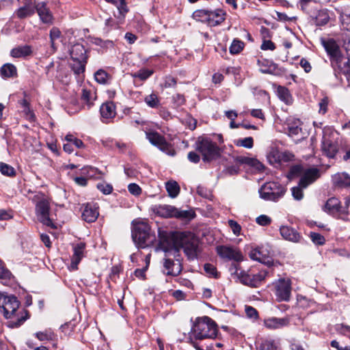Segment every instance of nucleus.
Masks as SVG:
<instances>
[{"instance_id":"obj_11","label":"nucleus","mask_w":350,"mask_h":350,"mask_svg":"<svg viewBox=\"0 0 350 350\" xmlns=\"http://www.w3.org/2000/svg\"><path fill=\"white\" fill-rule=\"evenodd\" d=\"M36 213L39 221L44 225L55 228V226L49 217L50 203L46 199H42L36 205Z\"/></svg>"},{"instance_id":"obj_51","label":"nucleus","mask_w":350,"mask_h":350,"mask_svg":"<svg viewBox=\"0 0 350 350\" xmlns=\"http://www.w3.org/2000/svg\"><path fill=\"white\" fill-rule=\"evenodd\" d=\"M310 237L312 241L316 245H322L325 242L324 237L317 232H310Z\"/></svg>"},{"instance_id":"obj_42","label":"nucleus","mask_w":350,"mask_h":350,"mask_svg":"<svg viewBox=\"0 0 350 350\" xmlns=\"http://www.w3.org/2000/svg\"><path fill=\"white\" fill-rule=\"evenodd\" d=\"M300 239L301 235L296 230L286 227V240L292 242H299Z\"/></svg>"},{"instance_id":"obj_30","label":"nucleus","mask_w":350,"mask_h":350,"mask_svg":"<svg viewBox=\"0 0 350 350\" xmlns=\"http://www.w3.org/2000/svg\"><path fill=\"white\" fill-rule=\"evenodd\" d=\"M0 75L3 78L14 77L17 75V70L12 64H5L0 70Z\"/></svg>"},{"instance_id":"obj_21","label":"nucleus","mask_w":350,"mask_h":350,"mask_svg":"<svg viewBox=\"0 0 350 350\" xmlns=\"http://www.w3.org/2000/svg\"><path fill=\"white\" fill-rule=\"evenodd\" d=\"M36 12L38 13L40 19L42 23L46 24L53 23V14L49 8L46 6V3L45 2L38 3L36 6Z\"/></svg>"},{"instance_id":"obj_34","label":"nucleus","mask_w":350,"mask_h":350,"mask_svg":"<svg viewBox=\"0 0 350 350\" xmlns=\"http://www.w3.org/2000/svg\"><path fill=\"white\" fill-rule=\"evenodd\" d=\"M251 259L259 261L262 263H269V260H267L266 254L263 253L260 247L252 249L249 254Z\"/></svg>"},{"instance_id":"obj_19","label":"nucleus","mask_w":350,"mask_h":350,"mask_svg":"<svg viewBox=\"0 0 350 350\" xmlns=\"http://www.w3.org/2000/svg\"><path fill=\"white\" fill-rule=\"evenodd\" d=\"M85 249V244L83 242H79L72 245L73 254L71 258L70 266L72 269H77V265L84 256V251Z\"/></svg>"},{"instance_id":"obj_56","label":"nucleus","mask_w":350,"mask_h":350,"mask_svg":"<svg viewBox=\"0 0 350 350\" xmlns=\"http://www.w3.org/2000/svg\"><path fill=\"white\" fill-rule=\"evenodd\" d=\"M256 221L260 226H266L271 224V219L266 215H261L256 217Z\"/></svg>"},{"instance_id":"obj_4","label":"nucleus","mask_w":350,"mask_h":350,"mask_svg":"<svg viewBox=\"0 0 350 350\" xmlns=\"http://www.w3.org/2000/svg\"><path fill=\"white\" fill-rule=\"evenodd\" d=\"M340 14V21L344 32L342 34L343 47L348 55L347 61L344 65L349 68L350 71V6H343L337 10Z\"/></svg>"},{"instance_id":"obj_22","label":"nucleus","mask_w":350,"mask_h":350,"mask_svg":"<svg viewBox=\"0 0 350 350\" xmlns=\"http://www.w3.org/2000/svg\"><path fill=\"white\" fill-rule=\"evenodd\" d=\"M321 148L323 152L329 158H334L338 152L336 143L326 137H323Z\"/></svg>"},{"instance_id":"obj_25","label":"nucleus","mask_w":350,"mask_h":350,"mask_svg":"<svg viewBox=\"0 0 350 350\" xmlns=\"http://www.w3.org/2000/svg\"><path fill=\"white\" fill-rule=\"evenodd\" d=\"M334 186L338 187H350V175L346 172L337 173L332 176Z\"/></svg>"},{"instance_id":"obj_5","label":"nucleus","mask_w":350,"mask_h":350,"mask_svg":"<svg viewBox=\"0 0 350 350\" xmlns=\"http://www.w3.org/2000/svg\"><path fill=\"white\" fill-rule=\"evenodd\" d=\"M179 244L183 249L184 253L188 259L193 260L197 258L200 252V240L193 233L189 232H183L179 236Z\"/></svg>"},{"instance_id":"obj_33","label":"nucleus","mask_w":350,"mask_h":350,"mask_svg":"<svg viewBox=\"0 0 350 350\" xmlns=\"http://www.w3.org/2000/svg\"><path fill=\"white\" fill-rule=\"evenodd\" d=\"M6 305H16V306H18L19 303L14 295L0 292V306H5Z\"/></svg>"},{"instance_id":"obj_63","label":"nucleus","mask_w":350,"mask_h":350,"mask_svg":"<svg viewBox=\"0 0 350 350\" xmlns=\"http://www.w3.org/2000/svg\"><path fill=\"white\" fill-rule=\"evenodd\" d=\"M60 35H61V32L60 31L56 28V27H53L51 31H50V40H51V46L52 47H53L54 46V41L59 38L60 37Z\"/></svg>"},{"instance_id":"obj_26","label":"nucleus","mask_w":350,"mask_h":350,"mask_svg":"<svg viewBox=\"0 0 350 350\" xmlns=\"http://www.w3.org/2000/svg\"><path fill=\"white\" fill-rule=\"evenodd\" d=\"M100 112L103 119L109 120L116 116V106L113 102H107L100 108Z\"/></svg>"},{"instance_id":"obj_8","label":"nucleus","mask_w":350,"mask_h":350,"mask_svg":"<svg viewBox=\"0 0 350 350\" xmlns=\"http://www.w3.org/2000/svg\"><path fill=\"white\" fill-rule=\"evenodd\" d=\"M0 312L9 320L8 326L12 328L21 325L29 317L25 308H0Z\"/></svg>"},{"instance_id":"obj_2","label":"nucleus","mask_w":350,"mask_h":350,"mask_svg":"<svg viewBox=\"0 0 350 350\" xmlns=\"http://www.w3.org/2000/svg\"><path fill=\"white\" fill-rule=\"evenodd\" d=\"M230 271L232 275H234L241 283L250 287H258L264 281L268 274L266 269H261L257 273L253 269L247 271L241 270L238 264L232 263Z\"/></svg>"},{"instance_id":"obj_38","label":"nucleus","mask_w":350,"mask_h":350,"mask_svg":"<svg viewBox=\"0 0 350 350\" xmlns=\"http://www.w3.org/2000/svg\"><path fill=\"white\" fill-rule=\"evenodd\" d=\"M237 161L240 163H245L253 167H255L258 170H261L264 168V165L260 162H259L256 159H252L250 157H240L237 158Z\"/></svg>"},{"instance_id":"obj_40","label":"nucleus","mask_w":350,"mask_h":350,"mask_svg":"<svg viewBox=\"0 0 350 350\" xmlns=\"http://www.w3.org/2000/svg\"><path fill=\"white\" fill-rule=\"evenodd\" d=\"M144 101L146 105L151 108H157L160 105L159 98L154 93L146 96L144 98Z\"/></svg>"},{"instance_id":"obj_52","label":"nucleus","mask_w":350,"mask_h":350,"mask_svg":"<svg viewBox=\"0 0 350 350\" xmlns=\"http://www.w3.org/2000/svg\"><path fill=\"white\" fill-rule=\"evenodd\" d=\"M97 189L103 194H110L113 191V187L110 184L106 183H100L96 185Z\"/></svg>"},{"instance_id":"obj_36","label":"nucleus","mask_w":350,"mask_h":350,"mask_svg":"<svg viewBox=\"0 0 350 350\" xmlns=\"http://www.w3.org/2000/svg\"><path fill=\"white\" fill-rule=\"evenodd\" d=\"M35 336L40 341L54 340L56 338V335L51 328L46 329L42 332H36L35 334Z\"/></svg>"},{"instance_id":"obj_3","label":"nucleus","mask_w":350,"mask_h":350,"mask_svg":"<svg viewBox=\"0 0 350 350\" xmlns=\"http://www.w3.org/2000/svg\"><path fill=\"white\" fill-rule=\"evenodd\" d=\"M132 224V239L137 247L145 248L154 243L156 238L147 223L133 221Z\"/></svg>"},{"instance_id":"obj_32","label":"nucleus","mask_w":350,"mask_h":350,"mask_svg":"<svg viewBox=\"0 0 350 350\" xmlns=\"http://www.w3.org/2000/svg\"><path fill=\"white\" fill-rule=\"evenodd\" d=\"M72 62L70 63L72 70L76 75L80 76L83 75L85 70V65L87 60L83 59H72Z\"/></svg>"},{"instance_id":"obj_61","label":"nucleus","mask_w":350,"mask_h":350,"mask_svg":"<svg viewBox=\"0 0 350 350\" xmlns=\"http://www.w3.org/2000/svg\"><path fill=\"white\" fill-rule=\"evenodd\" d=\"M204 269L206 271V273H208L211 276H213L215 278L217 277V272L216 267L209 263H206L204 266Z\"/></svg>"},{"instance_id":"obj_23","label":"nucleus","mask_w":350,"mask_h":350,"mask_svg":"<svg viewBox=\"0 0 350 350\" xmlns=\"http://www.w3.org/2000/svg\"><path fill=\"white\" fill-rule=\"evenodd\" d=\"M226 13L222 10H215L208 12L206 24L211 27L219 25L225 20Z\"/></svg>"},{"instance_id":"obj_49","label":"nucleus","mask_w":350,"mask_h":350,"mask_svg":"<svg viewBox=\"0 0 350 350\" xmlns=\"http://www.w3.org/2000/svg\"><path fill=\"white\" fill-rule=\"evenodd\" d=\"M65 140L67 142H70L71 144L74 145L77 148H83L85 147L83 142L77 137H75L72 134H68L65 137Z\"/></svg>"},{"instance_id":"obj_9","label":"nucleus","mask_w":350,"mask_h":350,"mask_svg":"<svg viewBox=\"0 0 350 350\" xmlns=\"http://www.w3.org/2000/svg\"><path fill=\"white\" fill-rule=\"evenodd\" d=\"M182 232H167L159 229V247L163 250L165 256L167 255L170 250L179 244V236Z\"/></svg>"},{"instance_id":"obj_24","label":"nucleus","mask_w":350,"mask_h":350,"mask_svg":"<svg viewBox=\"0 0 350 350\" xmlns=\"http://www.w3.org/2000/svg\"><path fill=\"white\" fill-rule=\"evenodd\" d=\"M72 59L88 60L87 50L80 43L73 44L70 51Z\"/></svg>"},{"instance_id":"obj_17","label":"nucleus","mask_w":350,"mask_h":350,"mask_svg":"<svg viewBox=\"0 0 350 350\" xmlns=\"http://www.w3.org/2000/svg\"><path fill=\"white\" fill-rule=\"evenodd\" d=\"M163 273L167 275L176 276L179 275L183 270L182 262H176L169 257L163 259Z\"/></svg>"},{"instance_id":"obj_48","label":"nucleus","mask_w":350,"mask_h":350,"mask_svg":"<svg viewBox=\"0 0 350 350\" xmlns=\"http://www.w3.org/2000/svg\"><path fill=\"white\" fill-rule=\"evenodd\" d=\"M244 47V43L239 40L234 39L230 46V53L231 54L239 53Z\"/></svg>"},{"instance_id":"obj_7","label":"nucleus","mask_w":350,"mask_h":350,"mask_svg":"<svg viewBox=\"0 0 350 350\" xmlns=\"http://www.w3.org/2000/svg\"><path fill=\"white\" fill-rule=\"evenodd\" d=\"M320 177V171L316 167L307 169L299 180L297 186L291 189L292 196L296 200H301L304 197L303 189L313 183Z\"/></svg>"},{"instance_id":"obj_1","label":"nucleus","mask_w":350,"mask_h":350,"mask_svg":"<svg viewBox=\"0 0 350 350\" xmlns=\"http://www.w3.org/2000/svg\"><path fill=\"white\" fill-rule=\"evenodd\" d=\"M219 333L215 321L207 316L197 317L193 321L191 329V340L215 339Z\"/></svg>"},{"instance_id":"obj_14","label":"nucleus","mask_w":350,"mask_h":350,"mask_svg":"<svg viewBox=\"0 0 350 350\" xmlns=\"http://www.w3.org/2000/svg\"><path fill=\"white\" fill-rule=\"evenodd\" d=\"M19 7L14 14L19 19L33 16L36 12L37 3L36 0H18Z\"/></svg>"},{"instance_id":"obj_15","label":"nucleus","mask_w":350,"mask_h":350,"mask_svg":"<svg viewBox=\"0 0 350 350\" xmlns=\"http://www.w3.org/2000/svg\"><path fill=\"white\" fill-rule=\"evenodd\" d=\"M217 254L224 259L234 260L237 262L243 260V256L241 251L232 246L219 245L216 247Z\"/></svg>"},{"instance_id":"obj_60","label":"nucleus","mask_w":350,"mask_h":350,"mask_svg":"<svg viewBox=\"0 0 350 350\" xmlns=\"http://www.w3.org/2000/svg\"><path fill=\"white\" fill-rule=\"evenodd\" d=\"M274 342L271 340L262 341L259 347V350H275Z\"/></svg>"},{"instance_id":"obj_59","label":"nucleus","mask_w":350,"mask_h":350,"mask_svg":"<svg viewBox=\"0 0 350 350\" xmlns=\"http://www.w3.org/2000/svg\"><path fill=\"white\" fill-rule=\"evenodd\" d=\"M116 5L119 11V14H120V16L122 18H124L125 14L129 11L125 1L122 0V2L116 3Z\"/></svg>"},{"instance_id":"obj_54","label":"nucleus","mask_w":350,"mask_h":350,"mask_svg":"<svg viewBox=\"0 0 350 350\" xmlns=\"http://www.w3.org/2000/svg\"><path fill=\"white\" fill-rule=\"evenodd\" d=\"M82 174H86L90 177H95L97 174H101L102 173L100 171H99L98 169L95 167L87 166L82 169Z\"/></svg>"},{"instance_id":"obj_39","label":"nucleus","mask_w":350,"mask_h":350,"mask_svg":"<svg viewBox=\"0 0 350 350\" xmlns=\"http://www.w3.org/2000/svg\"><path fill=\"white\" fill-rule=\"evenodd\" d=\"M165 188L171 198H176L180 192V187L176 181H168L165 184Z\"/></svg>"},{"instance_id":"obj_16","label":"nucleus","mask_w":350,"mask_h":350,"mask_svg":"<svg viewBox=\"0 0 350 350\" xmlns=\"http://www.w3.org/2000/svg\"><path fill=\"white\" fill-rule=\"evenodd\" d=\"M282 144H273L270 147V150L267 155L269 163L275 167L282 166V162L284 159V153L282 151Z\"/></svg>"},{"instance_id":"obj_43","label":"nucleus","mask_w":350,"mask_h":350,"mask_svg":"<svg viewBox=\"0 0 350 350\" xmlns=\"http://www.w3.org/2000/svg\"><path fill=\"white\" fill-rule=\"evenodd\" d=\"M209 10H198L193 13V18L202 23H206L208 17Z\"/></svg>"},{"instance_id":"obj_31","label":"nucleus","mask_w":350,"mask_h":350,"mask_svg":"<svg viewBox=\"0 0 350 350\" xmlns=\"http://www.w3.org/2000/svg\"><path fill=\"white\" fill-rule=\"evenodd\" d=\"M306 170H304V167L301 163H296L289 166V171L286 176L291 180L300 176L301 174L304 175Z\"/></svg>"},{"instance_id":"obj_20","label":"nucleus","mask_w":350,"mask_h":350,"mask_svg":"<svg viewBox=\"0 0 350 350\" xmlns=\"http://www.w3.org/2000/svg\"><path fill=\"white\" fill-rule=\"evenodd\" d=\"M154 213L161 217H175L178 213V208L167 204L154 206L152 208Z\"/></svg>"},{"instance_id":"obj_62","label":"nucleus","mask_w":350,"mask_h":350,"mask_svg":"<svg viewBox=\"0 0 350 350\" xmlns=\"http://www.w3.org/2000/svg\"><path fill=\"white\" fill-rule=\"evenodd\" d=\"M128 190L131 194L135 196H139L142 193V189L135 183L129 184L128 185Z\"/></svg>"},{"instance_id":"obj_18","label":"nucleus","mask_w":350,"mask_h":350,"mask_svg":"<svg viewBox=\"0 0 350 350\" xmlns=\"http://www.w3.org/2000/svg\"><path fill=\"white\" fill-rule=\"evenodd\" d=\"M96 204L88 203L84 205L82 211V219L88 223H92L96 220L99 215Z\"/></svg>"},{"instance_id":"obj_44","label":"nucleus","mask_w":350,"mask_h":350,"mask_svg":"<svg viewBox=\"0 0 350 350\" xmlns=\"http://www.w3.org/2000/svg\"><path fill=\"white\" fill-rule=\"evenodd\" d=\"M94 78L98 83L105 84L109 79V75L105 70L100 69L95 72Z\"/></svg>"},{"instance_id":"obj_55","label":"nucleus","mask_w":350,"mask_h":350,"mask_svg":"<svg viewBox=\"0 0 350 350\" xmlns=\"http://www.w3.org/2000/svg\"><path fill=\"white\" fill-rule=\"evenodd\" d=\"M228 226L230 227L233 234L236 236H239L241 234V227L234 220L230 219L228 221Z\"/></svg>"},{"instance_id":"obj_45","label":"nucleus","mask_w":350,"mask_h":350,"mask_svg":"<svg viewBox=\"0 0 350 350\" xmlns=\"http://www.w3.org/2000/svg\"><path fill=\"white\" fill-rule=\"evenodd\" d=\"M234 144L237 146L244 147L250 149L254 146V139L252 137H247L243 139H238L234 141Z\"/></svg>"},{"instance_id":"obj_47","label":"nucleus","mask_w":350,"mask_h":350,"mask_svg":"<svg viewBox=\"0 0 350 350\" xmlns=\"http://www.w3.org/2000/svg\"><path fill=\"white\" fill-rule=\"evenodd\" d=\"M152 73V70L143 68L133 74L132 76L134 78H139L140 80L144 81L149 78Z\"/></svg>"},{"instance_id":"obj_50","label":"nucleus","mask_w":350,"mask_h":350,"mask_svg":"<svg viewBox=\"0 0 350 350\" xmlns=\"http://www.w3.org/2000/svg\"><path fill=\"white\" fill-rule=\"evenodd\" d=\"M92 42L97 46H100L102 48L107 49L113 46V43L111 40H103L99 38H94L92 40Z\"/></svg>"},{"instance_id":"obj_6","label":"nucleus","mask_w":350,"mask_h":350,"mask_svg":"<svg viewBox=\"0 0 350 350\" xmlns=\"http://www.w3.org/2000/svg\"><path fill=\"white\" fill-rule=\"evenodd\" d=\"M196 150L202 156L205 162L215 160L220 156V148L215 142L207 137H199L196 143Z\"/></svg>"},{"instance_id":"obj_27","label":"nucleus","mask_w":350,"mask_h":350,"mask_svg":"<svg viewBox=\"0 0 350 350\" xmlns=\"http://www.w3.org/2000/svg\"><path fill=\"white\" fill-rule=\"evenodd\" d=\"M324 211L329 214L344 212V211L342 210L340 200L334 197L327 200L324 206Z\"/></svg>"},{"instance_id":"obj_10","label":"nucleus","mask_w":350,"mask_h":350,"mask_svg":"<svg viewBox=\"0 0 350 350\" xmlns=\"http://www.w3.org/2000/svg\"><path fill=\"white\" fill-rule=\"evenodd\" d=\"M146 135L151 144L157 146L161 151L169 155H174V150L172 148L171 144L165 140L163 135L156 131L146 132Z\"/></svg>"},{"instance_id":"obj_41","label":"nucleus","mask_w":350,"mask_h":350,"mask_svg":"<svg viewBox=\"0 0 350 350\" xmlns=\"http://www.w3.org/2000/svg\"><path fill=\"white\" fill-rule=\"evenodd\" d=\"M329 21V16L327 10H320L316 16V23L317 25H324Z\"/></svg>"},{"instance_id":"obj_28","label":"nucleus","mask_w":350,"mask_h":350,"mask_svg":"<svg viewBox=\"0 0 350 350\" xmlns=\"http://www.w3.org/2000/svg\"><path fill=\"white\" fill-rule=\"evenodd\" d=\"M32 54L31 46L29 45L18 46L10 51V55L14 58L26 57Z\"/></svg>"},{"instance_id":"obj_53","label":"nucleus","mask_w":350,"mask_h":350,"mask_svg":"<svg viewBox=\"0 0 350 350\" xmlns=\"http://www.w3.org/2000/svg\"><path fill=\"white\" fill-rule=\"evenodd\" d=\"M181 247L180 245H176V247H174L172 249V250H170L167 255L165 256L166 257H170L172 256L175 259L176 262H181V258H180V249Z\"/></svg>"},{"instance_id":"obj_12","label":"nucleus","mask_w":350,"mask_h":350,"mask_svg":"<svg viewBox=\"0 0 350 350\" xmlns=\"http://www.w3.org/2000/svg\"><path fill=\"white\" fill-rule=\"evenodd\" d=\"M321 43L330 57L332 62H335L338 66H341L342 56L338 44L333 39H322Z\"/></svg>"},{"instance_id":"obj_46","label":"nucleus","mask_w":350,"mask_h":350,"mask_svg":"<svg viewBox=\"0 0 350 350\" xmlns=\"http://www.w3.org/2000/svg\"><path fill=\"white\" fill-rule=\"evenodd\" d=\"M0 172L3 175L13 177L16 175L14 168L6 163H0Z\"/></svg>"},{"instance_id":"obj_29","label":"nucleus","mask_w":350,"mask_h":350,"mask_svg":"<svg viewBox=\"0 0 350 350\" xmlns=\"http://www.w3.org/2000/svg\"><path fill=\"white\" fill-rule=\"evenodd\" d=\"M96 98L95 92L85 88L82 90L81 100L83 104L86 105L88 109H90L94 105Z\"/></svg>"},{"instance_id":"obj_35","label":"nucleus","mask_w":350,"mask_h":350,"mask_svg":"<svg viewBox=\"0 0 350 350\" xmlns=\"http://www.w3.org/2000/svg\"><path fill=\"white\" fill-rule=\"evenodd\" d=\"M275 294L279 301L284 300V279L280 278L273 284Z\"/></svg>"},{"instance_id":"obj_58","label":"nucleus","mask_w":350,"mask_h":350,"mask_svg":"<svg viewBox=\"0 0 350 350\" xmlns=\"http://www.w3.org/2000/svg\"><path fill=\"white\" fill-rule=\"evenodd\" d=\"M195 214L193 212L190 211H180L178 209V213L176 214L175 217L176 218H185L191 219L194 217Z\"/></svg>"},{"instance_id":"obj_37","label":"nucleus","mask_w":350,"mask_h":350,"mask_svg":"<svg viewBox=\"0 0 350 350\" xmlns=\"http://www.w3.org/2000/svg\"><path fill=\"white\" fill-rule=\"evenodd\" d=\"M264 323L265 325L269 329H278L284 326V319L272 317L265 320Z\"/></svg>"},{"instance_id":"obj_64","label":"nucleus","mask_w":350,"mask_h":350,"mask_svg":"<svg viewBox=\"0 0 350 350\" xmlns=\"http://www.w3.org/2000/svg\"><path fill=\"white\" fill-rule=\"evenodd\" d=\"M20 104L24 108V112L29 116V118H32L34 117L33 113L29 109V104L26 99H23L20 101Z\"/></svg>"},{"instance_id":"obj_13","label":"nucleus","mask_w":350,"mask_h":350,"mask_svg":"<svg viewBox=\"0 0 350 350\" xmlns=\"http://www.w3.org/2000/svg\"><path fill=\"white\" fill-rule=\"evenodd\" d=\"M287 125L288 136L297 144L304 139V133L302 131V122L299 119L291 118L286 122Z\"/></svg>"},{"instance_id":"obj_57","label":"nucleus","mask_w":350,"mask_h":350,"mask_svg":"<svg viewBox=\"0 0 350 350\" xmlns=\"http://www.w3.org/2000/svg\"><path fill=\"white\" fill-rule=\"evenodd\" d=\"M269 63V62L267 60H258V64L262 72L266 73L271 72V65L268 66Z\"/></svg>"}]
</instances>
